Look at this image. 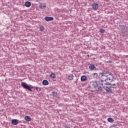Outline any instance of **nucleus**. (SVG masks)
<instances>
[{"label": "nucleus", "instance_id": "nucleus-11", "mask_svg": "<svg viewBox=\"0 0 128 128\" xmlns=\"http://www.w3.org/2000/svg\"><path fill=\"white\" fill-rule=\"evenodd\" d=\"M89 68L90 70H94V68H96V66L94 64H90V66H89Z\"/></svg>", "mask_w": 128, "mask_h": 128}, {"label": "nucleus", "instance_id": "nucleus-22", "mask_svg": "<svg viewBox=\"0 0 128 128\" xmlns=\"http://www.w3.org/2000/svg\"><path fill=\"white\" fill-rule=\"evenodd\" d=\"M100 32L101 34H104L105 31H104V30L101 28L100 29Z\"/></svg>", "mask_w": 128, "mask_h": 128}, {"label": "nucleus", "instance_id": "nucleus-1", "mask_svg": "<svg viewBox=\"0 0 128 128\" xmlns=\"http://www.w3.org/2000/svg\"><path fill=\"white\" fill-rule=\"evenodd\" d=\"M104 84L106 86V87L104 88L107 94H110L112 92V90L111 88H116V84H112L110 82H104Z\"/></svg>", "mask_w": 128, "mask_h": 128}, {"label": "nucleus", "instance_id": "nucleus-21", "mask_svg": "<svg viewBox=\"0 0 128 128\" xmlns=\"http://www.w3.org/2000/svg\"><path fill=\"white\" fill-rule=\"evenodd\" d=\"M107 73L108 74H109V76H112V78H114V74H112V72H110L108 71H107Z\"/></svg>", "mask_w": 128, "mask_h": 128}, {"label": "nucleus", "instance_id": "nucleus-19", "mask_svg": "<svg viewBox=\"0 0 128 128\" xmlns=\"http://www.w3.org/2000/svg\"><path fill=\"white\" fill-rule=\"evenodd\" d=\"M52 96L54 98H56V96H58V93H56V92H52Z\"/></svg>", "mask_w": 128, "mask_h": 128}, {"label": "nucleus", "instance_id": "nucleus-6", "mask_svg": "<svg viewBox=\"0 0 128 128\" xmlns=\"http://www.w3.org/2000/svg\"><path fill=\"white\" fill-rule=\"evenodd\" d=\"M92 8L94 10H97L98 8V4L94 3L92 4Z\"/></svg>", "mask_w": 128, "mask_h": 128}, {"label": "nucleus", "instance_id": "nucleus-9", "mask_svg": "<svg viewBox=\"0 0 128 128\" xmlns=\"http://www.w3.org/2000/svg\"><path fill=\"white\" fill-rule=\"evenodd\" d=\"M12 124H14V126H16L18 124V120L16 119H13L12 121Z\"/></svg>", "mask_w": 128, "mask_h": 128}, {"label": "nucleus", "instance_id": "nucleus-10", "mask_svg": "<svg viewBox=\"0 0 128 128\" xmlns=\"http://www.w3.org/2000/svg\"><path fill=\"white\" fill-rule=\"evenodd\" d=\"M24 6L26 8H30V6H32V2H30L27 1L25 2Z\"/></svg>", "mask_w": 128, "mask_h": 128}, {"label": "nucleus", "instance_id": "nucleus-5", "mask_svg": "<svg viewBox=\"0 0 128 128\" xmlns=\"http://www.w3.org/2000/svg\"><path fill=\"white\" fill-rule=\"evenodd\" d=\"M100 76H101V78H102V76H106L107 78H108L110 77L108 76V71H104L102 72L99 73Z\"/></svg>", "mask_w": 128, "mask_h": 128}, {"label": "nucleus", "instance_id": "nucleus-3", "mask_svg": "<svg viewBox=\"0 0 128 128\" xmlns=\"http://www.w3.org/2000/svg\"><path fill=\"white\" fill-rule=\"evenodd\" d=\"M21 86L22 87H23V88L24 90H29V92H32V88H36V91L38 92V88L30 84H28L25 82H21Z\"/></svg>", "mask_w": 128, "mask_h": 128}, {"label": "nucleus", "instance_id": "nucleus-24", "mask_svg": "<svg viewBox=\"0 0 128 128\" xmlns=\"http://www.w3.org/2000/svg\"><path fill=\"white\" fill-rule=\"evenodd\" d=\"M65 128H70V126H65Z\"/></svg>", "mask_w": 128, "mask_h": 128}, {"label": "nucleus", "instance_id": "nucleus-18", "mask_svg": "<svg viewBox=\"0 0 128 128\" xmlns=\"http://www.w3.org/2000/svg\"><path fill=\"white\" fill-rule=\"evenodd\" d=\"M108 121L109 122H114V118H108Z\"/></svg>", "mask_w": 128, "mask_h": 128}, {"label": "nucleus", "instance_id": "nucleus-16", "mask_svg": "<svg viewBox=\"0 0 128 128\" xmlns=\"http://www.w3.org/2000/svg\"><path fill=\"white\" fill-rule=\"evenodd\" d=\"M24 118L26 120L27 122H30L32 118H30V116H26L24 117Z\"/></svg>", "mask_w": 128, "mask_h": 128}, {"label": "nucleus", "instance_id": "nucleus-13", "mask_svg": "<svg viewBox=\"0 0 128 128\" xmlns=\"http://www.w3.org/2000/svg\"><path fill=\"white\" fill-rule=\"evenodd\" d=\"M68 80H74V74H70L68 76Z\"/></svg>", "mask_w": 128, "mask_h": 128}, {"label": "nucleus", "instance_id": "nucleus-7", "mask_svg": "<svg viewBox=\"0 0 128 128\" xmlns=\"http://www.w3.org/2000/svg\"><path fill=\"white\" fill-rule=\"evenodd\" d=\"M46 22H52V20H54V18L53 17H49V16H46L44 18Z\"/></svg>", "mask_w": 128, "mask_h": 128}, {"label": "nucleus", "instance_id": "nucleus-4", "mask_svg": "<svg viewBox=\"0 0 128 128\" xmlns=\"http://www.w3.org/2000/svg\"><path fill=\"white\" fill-rule=\"evenodd\" d=\"M123 36H128V26L126 25H120Z\"/></svg>", "mask_w": 128, "mask_h": 128}, {"label": "nucleus", "instance_id": "nucleus-17", "mask_svg": "<svg viewBox=\"0 0 128 128\" xmlns=\"http://www.w3.org/2000/svg\"><path fill=\"white\" fill-rule=\"evenodd\" d=\"M50 78H56V74L54 72L52 73L50 76Z\"/></svg>", "mask_w": 128, "mask_h": 128}, {"label": "nucleus", "instance_id": "nucleus-20", "mask_svg": "<svg viewBox=\"0 0 128 128\" xmlns=\"http://www.w3.org/2000/svg\"><path fill=\"white\" fill-rule=\"evenodd\" d=\"M40 32H44V26H40Z\"/></svg>", "mask_w": 128, "mask_h": 128}, {"label": "nucleus", "instance_id": "nucleus-15", "mask_svg": "<svg viewBox=\"0 0 128 128\" xmlns=\"http://www.w3.org/2000/svg\"><path fill=\"white\" fill-rule=\"evenodd\" d=\"M39 7L42 10H44V8H46V4H44V5H40Z\"/></svg>", "mask_w": 128, "mask_h": 128}, {"label": "nucleus", "instance_id": "nucleus-14", "mask_svg": "<svg viewBox=\"0 0 128 128\" xmlns=\"http://www.w3.org/2000/svg\"><path fill=\"white\" fill-rule=\"evenodd\" d=\"M80 80H81V82H86V76H82Z\"/></svg>", "mask_w": 128, "mask_h": 128}, {"label": "nucleus", "instance_id": "nucleus-12", "mask_svg": "<svg viewBox=\"0 0 128 128\" xmlns=\"http://www.w3.org/2000/svg\"><path fill=\"white\" fill-rule=\"evenodd\" d=\"M42 84L43 86H48V80H43Z\"/></svg>", "mask_w": 128, "mask_h": 128}, {"label": "nucleus", "instance_id": "nucleus-25", "mask_svg": "<svg viewBox=\"0 0 128 128\" xmlns=\"http://www.w3.org/2000/svg\"><path fill=\"white\" fill-rule=\"evenodd\" d=\"M109 80H108V82Z\"/></svg>", "mask_w": 128, "mask_h": 128}, {"label": "nucleus", "instance_id": "nucleus-23", "mask_svg": "<svg viewBox=\"0 0 128 128\" xmlns=\"http://www.w3.org/2000/svg\"><path fill=\"white\" fill-rule=\"evenodd\" d=\"M108 62H110V64H112V61L111 60H109Z\"/></svg>", "mask_w": 128, "mask_h": 128}, {"label": "nucleus", "instance_id": "nucleus-2", "mask_svg": "<svg viewBox=\"0 0 128 128\" xmlns=\"http://www.w3.org/2000/svg\"><path fill=\"white\" fill-rule=\"evenodd\" d=\"M92 86L97 92H102L104 84L101 83L100 82L94 81L92 82Z\"/></svg>", "mask_w": 128, "mask_h": 128}, {"label": "nucleus", "instance_id": "nucleus-8", "mask_svg": "<svg viewBox=\"0 0 128 128\" xmlns=\"http://www.w3.org/2000/svg\"><path fill=\"white\" fill-rule=\"evenodd\" d=\"M108 80H112V78H110L108 77V78H106L104 80H101V84H103V85L104 84V82H108Z\"/></svg>", "mask_w": 128, "mask_h": 128}]
</instances>
